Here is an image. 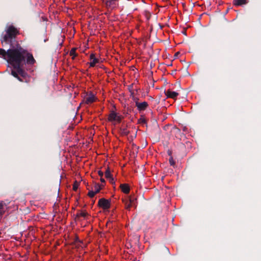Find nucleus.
<instances>
[{
    "label": "nucleus",
    "instance_id": "nucleus-11",
    "mask_svg": "<svg viewBox=\"0 0 261 261\" xmlns=\"http://www.w3.org/2000/svg\"><path fill=\"white\" fill-rule=\"evenodd\" d=\"M88 215V213L86 212L80 211L77 212L75 215V219L79 220L80 217L85 218Z\"/></svg>",
    "mask_w": 261,
    "mask_h": 261
},
{
    "label": "nucleus",
    "instance_id": "nucleus-23",
    "mask_svg": "<svg viewBox=\"0 0 261 261\" xmlns=\"http://www.w3.org/2000/svg\"><path fill=\"white\" fill-rule=\"evenodd\" d=\"M122 118V117L121 116H119V115H117L116 116V119H115V121H116L118 122H120L121 121Z\"/></svg>",
    "mask_w": 261,
    "mask_h": 261
},
{
    "label": "nucleus",
    "instance_id": "nucleus-8",
    "mask_svg": "<svg viewBox=\"0 0 261 261\" xmlns=\"http://www.w3.org/2000/svg\"><path fill=\"white\" fill-rule=\"evenodd\" d=\"M85 102L87 104L91 103L95 101V96L91 94L85 98Z\"/></svg>",
    "mask_w": 261,
    "mask_h": 261
},
{
    "label": "nucleus",
    "instance_id": "nucleus-19",
    "mask_svg": "<svg viewBox=\"0 0 261 261\" xmlns=\"http://www.w3.org/2000/svg\"><path fill=\"white\" fill-rule=\"evenodd\" d=\"M138 123L144 124L146 123V120L144 117H141L138 119Z\"/></svg>",
    "mask_w": 261,
    "mask_h": 261
},
{
    "label": "nucleus",
    "instance_id": "nucleus-17",
    "mask_svg": "<svg viewBox=\"0 0 261 261\" xmlns=\"http://www.w3.org/2000/svg\"><path fill=\"white\" fill-rule=\"evenodd\" d=\"M120 133L122 135L127 136L129 134V131L125 127H121L120 128Z\"/></svg>",
    "mask_w": 261,
    "mask_h": 261
},
{
    "label": "nucleus",
    "instance_id": "nucleus-31",
    "mask_svg": "<svg viewBox=\"0 0 261 261\" xmlns=\"http://www.w3.org/2000/svg\"><path fill=\"white\" fill-rule=\"evenodd\" d=\"M134 93L133 92H131V96L133 97V96L134 95Z\"/></svg>",
    "mask_w": 261,
    "mask_h": 261
},
{
    "label": "nucleus",
    "instance_id": "nucleus-7",
    "mask_svg": "<svg viewBox=\"0 0 261 261\" xmlns=\"http://www.w3.org/2000/svg\"><path fill=\"white\" fill-rule=\"evenodd\" d=\"M233 5L236 6H240L248 3L247 0H233Z\"/></svg>",
    "mask_w": 261,
    "mask_h": 261
},
{
    "label": "nucleus",
    "instance_id": "nucleus-25",
    "mask_svg": "<svg viewBox=\"0 0 261 261\" xmlns=\"http://www.w3.org/2000/svg\"><path fill=\"white\" fill-rule=\"evenodd\" d=\"M132 99L135 102V105L136 106V102H139V98L138 97H135V96H133Z\"/></svg>",
    "mask_w": 261,
    "mask_h": 261
},
{
    "label": "nucleus",
    "instance_id": "nucleus-24",
    "mask_svg": "<svg viewBox=\"0 0 261 261\" xmlns=\"http://www.w3.org/2000/svg\"><path fill=\"white\" fill-rule=\"evenodd\" d=\"M109 180V181L112 184H115V181L114 180V178L112 176H110V177H109V178H107Z\"/></svg>",
    "mask_w": 261,
    "mask_h": 261
},
{
    "label": "nucleus",
    "instance_id": "nucleus-30",
    "mask_svg": "<svg viewBox=\"0 0 261 261\" xmlns=\"http://www.w3.org/2000/svg\"><path fill=\"white\" fill-rule=\"evenodd\" d=\"M150 17V14L149 13L148 15H147V17L148 19H149Z\"/></svg>",
    "mask_w": 261,
    "mask_h": 261
},
{
    "label": "nucleus",
    "instance_id": "nucleus-12",
    "mask_svg": "<svg viewBox=\"0 0 261 261\" xmlns=\"http://www.w3.org/2000/svg\"><path fill=\"white\" fill-rule=\"evenodd\" d=\"M117 115V114L116 113H115V112H114V111L111 112L109 116V118H108L109 121H115Z\"/></svg>",
    "mask_w": 261,
    "mask_h": 261
},
{
    "label": "nucleus",
    "instance_id": "nucleus-28",
    "mask_svg": "<svg viewBox=\"0 0 261 261\" xmlns=\"http://www.w3.org/2000/svg\"><path fill=\"white\" fill-rule=\"evenodd\" d=\"M100 181H101V182H103V183H105V179H104L102 177H100Z\"/></svg>",
    "mask_w": 261,
    "mask_h": 261
},
{
    "label": "nucleus",
    "instance_id": "nucleus-26",
    "mask_svg": "<svg viewBox=\"0 0 261 261\" xmlns=\"http://www.w3.org/2000/svg\"><path fill=\"white\" fill-rule=\"evenodd\" d=\"M98 174L99 176H100V177H102L103 176V173L101 171L99 170L98 171Z\"/></svg>",
    "mask_w": 261,
    "mask_h": 261
},
{
    "label": "nucleus",
    "instance_id": "nucleus-16",
    "mask_svg": "<svg viewBox=\"0 0 261 261\" xmlns=\"http://www.w3.org/2000/svg\"><path fill=\"white\" fill-rule=\"evenodd\" d=\"M128 201L132 204L133 206H134L136 207V205L135 204L136 200L137 199L134 197L130 196L128 199H127Z\"/></svg>",
    "mask_w": 261,
    "mask_h": 261
},
{
    "label": "nucleus",
    "instance_id": "nucleus-15",
    "mask_svg": "<svg viewBox=\"0 0 261 261\" xmlns=\"http://www.w3.org/2000/svg\"><path fill=\"white\" fill-rule=\"evenodd\" d=\"M123 202L125 204V208L127 210H129L130 208L133 206L132 204L128 201V200L126 199L125 200H123Z\"/></svg>",
    "mask_w": 261,
    "mask_h": 261
},
{
    "label": "nucleus",
    "instance_id": "nucleus-3",
    "mask_svg": "<svg viewBox=\"0 0 261 261\" xmlns=\"http://www.w3.org/2000/svg\"><path fill=\"white\" fill-rule=\"evenodd\" d=\"M148 107V104L146 101H143L142 102H136V107L139 112L145 110Z\"/></svg>",
    "mask_w": 261,
    "mask_h": 261
},
{
    "label": "nucleus",
    "instance_id": "nucleus-5",
    "mask_svg": "<svg viewBox=\"0 0 261 261\" xmlns=\"http://www.w3.org/2000/svg\"><path fill=\"white\" fill-rule=\"evenodd\" d=\"M90 59L91 60L90 63V67H94L96 63L99 62V60L95 58V55L94 54L90 55Z\"/></svg>",
    "mask_w": 261,
    "mask_h": 261
},
{
    "label": "nucleus",
    "instance_id": "nucleus-29",
    "mask_svg": "<svg viewBox=\"0 0 261 261\" xmlns=\"http://www.w3.org/2000/svg\"><path fill=\"white\" fill-rule=\"evenodd\" d=\"M75 241H76V242H81V241L79 240V238H76Z\"/></svg>",
    "mask_w": 261,
    "mask_h": 261
},
{
    "label": "nucleus",
    "instance_id": "nucleus-22",
    "mask_svg": "<svg viewBox=\"0 0 261 261\" xmlns=\"http://www.w3.org/2000/svg\"><path fill=\"white\" fill-rule=\"evenodd\" d=\"M95 194H96V193H95L94 191H89V192H88V195L90 197L92 198V197H93Z\"/></svg>",
    "mask_w": 261,
    "mask_h": 261
},
{
    "label": "nucleus",
    "instance_id": "nucleus-18",
    "mask_svg": "<svg viewBox=\"0 0 261 261\" xmlns=\"http://www.w3.org/2000/svg\"><path fill=\"white\" fill-rule=\"evenodd\" d=\"M105 177L106 178L110 177V176H112V175L111 173V171H110L109 167L107 168L105 172Z\"/></svg>",
    "mask_w": 261,
    "mask_h": 261
},
{
    "label": "nucleus",
    "instance_id": "nucleus-10",
    "mask_svg": "<svg viewBox=\"0 0 261 261\" xmlns=\"http://www.w3.org/2000/svg\"><path fill=\"white\" fill-rule=\"evenodd\" d=\"M6 206V203L3 201H0V217H2L5 213V207Z\"/></svg>",
    "mask_w": 261,
    "mask_h": 261
},
{
    "label": "nucleus",
    "instance_id": "nucleus-4",
    "mask_svg": "<svg viewBox=\"0 0 261 261\" xmlns=\"http://www.w3.org/2000/svg\"><path fill=\"white\" fill-rule=\"evenodd\" d=\"M164 93L166 95L167 98H170L172 99H176L177 96L179 95L178 93L174 91H171L170 90L165 91Z\"/></svg>",
    "mask_w": 261,
    "mask_h": 261
},
{
    "label": "nucleus",
    "instance_id": "nucleus-20",
    "mask_svg": "<svg viewBox=\"0 0 261 261\" xmlns=\"http://www.w3.org/2000/svg\"><path fill=\"white\" fill-rule=\"evenodd\" d=\"M169 162L171 166L174 167L175 165V162L172 156H170V158L169 159Z\"/></svg>",
    "mask_w": 261,
    "mask_h": 261
},
{
    "label": "nucleus",
    "instance_id": "nucleus-1",
    "mask_svg": "<svg viewBox=\"0 0 261 261\" xmlns=\"http://www.w3.org/2000/svg\"><path fill=\"white\" fill-rule=\"evenodd\" d=\"M6 34L1 39L3 45L4 44H10V47L7 51L0 48V58L4 59L10 64L13 69L11 74L16 78L19 81L23 82L22 78L28 77V73L24 69L26 64L33 65L36 61L33 55L27 49L23 48L15 39L19 34V31L14 25H10L7 27Z\"/></svg>",
    "mask_w": 261,
    "mask_h": 261
},
{
    "label": "nucleus",
    "instance_id": "nucleus-2",
    "mask_svg": "<svg viewBox=\"0 0 261 261\" xmlns=\"http://www.w3.org/2000/svg\"><path fill=\"white\" fill-rule=\"evenodd\" d=\"M98 206L104 211L108 210L111 206V200L106 199L104 198H100L98 200Z\"/></svg>",
    "mask_w": 261,
    "mask_h": 261
},
{
    "label": "nucleus",
    "instance_id": "nucleus-13",
    "mask_svg": "<svg viewBox=\"0 0 261 261\" xmlns=\"http://www.w3.org/2000/svg\"><path fill=\"white\" fill-rule=\"evenodd\" d=\"M103 185H100L99 184H95L94 186V192L95 193H98L99 192L100 190L102 189V187H103Z\"/></svg>",
    "mask_w": 261,
    "mask_h": 261
},
{
    "label": "nucleus",
    "instance_id": "nucleus-21",
    "mask_svg": "<svg viewBox=\"0 0 261 261\" xmlns=\"http://www.w3.org/2000/svg\"><path fill=\"white\" fill-rule=\"evenodd\" d=\"M78 187H79V184L77 183V182L76 181H75V182L74 183L73 185V190L74 191H76L78 189Z\"/></svg>",
    "mask_w": 261,
    "mask_h": 261
},
{
    "label": "nucleus",
    "instance_id": "nucleus-32",
    "mask_svg": "<svg viewBox=\"0 0 261 261\" xmlns=\"http://www.w3.org/2000/svg\"><path fill=\"white\" fill-rule=\"evenodd\" d=\"M179 53L178 52L176 53L175 54V56H177Z\"/></svg>",
    "mask_w": 261,
    "mask_h": 261
},
{
    "label": "nucleus",
    "instance_id": "nucleus-9",
    "mask_svg": "<svg viewBox=\"0 0 261 261\" xmlns=\"http://www.w3.org/2000/svg\"><path fill=\"white\" fill-rule=\"evenodd\" d=\"M106 4L107 7L111 8L112 9L115 8L117 5L116 0H109L107 1Z\"/></svg>",
    "mask_w": 261,
    "mask_h": 261
},
{
    "label": "nucleus",
    "instance_id": "nucleus-14",
    "mask_svg": "<svg viewBox=\"0 0 261 261\" xmlns=\"http://www.w3.org/2000/svg\"><path fill=\"white\" fill-rule=\"evenodd\" d=\"M76 48H72L70 51V55L72 56V59L73 60H74L75 57L77 56V54L76 53Z\"/></svg>",
    "mask_w": 261,
    "mask_h": 261
},
{
    "label": "nucleus",
    "instance_id": "nucleus-6",
    "mask_svg": "<svg viewBox=\"0 0 261 261\" xmlns=\"http://www.w3.org/2000/svg\"><path fill=\"white\" fill-rule=\"evenodd\" d=\"M120 187L121 191L125 194H128L129 192L130 188L128 184H121Z\"/></svg>",
    "mask_w": 261,
    "mask_h": 261
},
{
    "label": "nucleus",
    "instance_id": "nucleus-27",
    "mask_svg": "<svg viewBox=\"0 0 261 261\" xmlns=\"http://www.w3.org/2000/svg\"><path fill=\"white\" fill-rule=\"evenodd\" d=\"M168 154L169 155H170V156H172V151L171 150H168Z\"/></svg>",
    "mask_w": 261,
    "mask_h": 261
}]
</instances>
